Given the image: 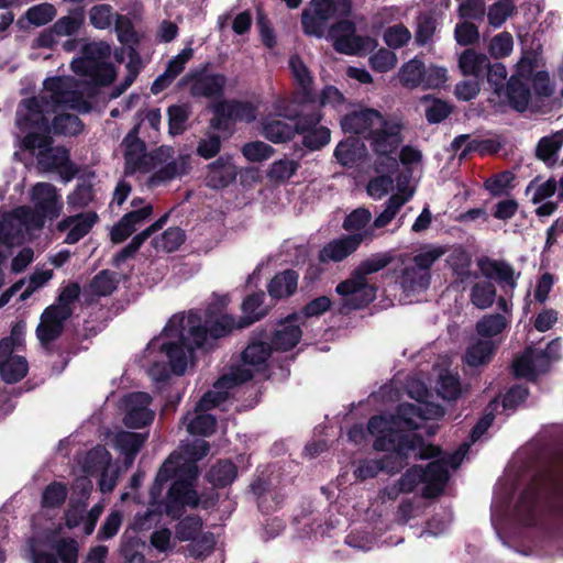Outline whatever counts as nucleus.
<instances>
[{
	"instance_id": "50",
	"label": "nucleus",
	"mask_w": 563,
	"mask_h": 563,
	"mask_svg": "<svg viewBox=\"0 0 563 563\" xmlns=\"http://www.w3.org/2000/svg\"><path fill=\"white\" fill-rule=\"evenodd\" d=\"M203 522L199 516L189 515L183 518L176 526V538L181 541H195L200 534Z\"/></svg>"
},
{
	"instance_id": "16",
	"label": "nucleus",
	"mask_w": 563,
	"mask_h": 563,
	"mask_svg": "<svg viewBox=\"0 0 563 563\" xmlns=\"http://www.w3.org/2000/svg\"><path fill=\"white\" fill-rule=\"evenodd\" d=\"M375 154H394L402 142L401 125L388 122L385 118L367 139Z\"/></svg>"
},
{
	"instance_id": "38",
	"label": "nucleus",
	"mask_w": 563,
	"mask_h": 563,
	"mask_svg": "<svg viewBox=\"0 0 563 563\" xmlns=\"http://www.w3.org/2000/svg\"><path fill=\"white\" fill-rule=\"evenodd\" d=\"M118 287L115 273L110 269H102L90 280L85 295L89 292L97 297H107L113 294Z\"/></svg>"
},
{
	"instance_id": "23",
	"label": "nucleus",
	"mask_w": 563,
	"mask_h": 563,
	"mask_svg": "<svg viewBox=\"0 0 563 563\" xmlns=\"http://www.w3.org/2000/svg\"><path fill=\"white\" fill-rule=\"evenodd\" d=\"M208 168L207 185L213 189L225 188L236 179V167L230 156H219Z\"/></svg>"
},
{
	"instance_id": "11",
	"label": "nucleus",
	"mask_w": 563,
	"mask_h": 563,
	"mask_svg": "<svg viewBox=\"0 0 563 563\" xmlns=\"http://www.w3.org/2000/svg\"><path fill=\"white\" fill-rule=\"evenodd\" d=\"M199 475L195 461L186 460L180 453H172L159 467L152 484V497L156 498L163 493L164 485L170 481H183L194 488V482Z\"/></svg>"
},
{
	"instance_id": "48",
	"label": "nucleus",
	"mask_w": 563,
	"mask_h": 563,
	"mask_svg": "<svg viewBox=\"0 0 563 563\" xmlns=\"http://www.w3.org/2000/svg\"><path fill=\"white\" fill-rule=\"evenodd\" d=\"M507 327V320L500 313L484 316L476 323V332L478 335L489 338L500 334Z\"/></svg>"
},
{
	"instance_id": "24",
	"label": "nucleus",
	"mask_w": 563,
	"mask_h": 563,
	"mask_svg": "<svg viewBox=\"0 0 563 563\" xmlns=\"http://www.w3.org/2000/svg\"><path fill=\"white\" fill-rule=\"evenodd\" d=\"M265 292L260 290L247 295L243 299L241 303L242 316L238 318L244 329L264 319L268 314L269 307L265 306Z\"/></svg>"
},
{
	"instance_id": "6",
	"label": "nucleus",
	"mask_w": 563,
	"mask_h": 563,
	"mask_svg": "<svg viewBox=\"0 0 563 563\" xmlns=\"http://www.w3.org/2000/svg\"><path fill=\"white\" fill-rule=\"evenodd\" d=\"M211 63L201 64L181 77L179 85L187 86L194 99L220 100L224 97L228 78L221 73H210Z\"/></svg>"
},
{
	"instance_id": "41",
	"label": "nucleus",
	"mask_w": 563,
	"mask_h": 563,
	"mask_svg": "<svg viewBox=\"0 0 563 563\" xmlns=\"http://www.w3.org/2000/svg\"><path fill=\"white\" fill-rule=\"evenodd\" d=\"M77 220L69 229L64 242L75 244L86 236L98 221V214L95 211L80 212L76 214Z\"/></svg>"
},
{
	"instance_id": "63",
	"label": "nucleus",
	"mask_w": 563,
	"mask_h": 563,
	"mask_svg": "<svg viewBox=\"0 0 563 563\" xmlns=\"http://www.w3.org/2000/svg\"><path fill=\"white\" fill-rule=\"evenodd\" d=\"M217 428V419L210 413L197 415L187 426V430L194 435H211Z\"/></svg>"
},
{
	"instance_id": "61",
	"label": "nucleus",
	"mask_w": 563,
	"mask_h": 563,
	"mask_svg": "<svg viewBox=\"0 0 563 563\" xmlns=\"http://www.w3.org/2000/svg\"><path fill=\"white\" fill-rule=\"evenodd\" d=\"M274 152L275 150L273 146L262 141L249 142L245 143L242 147L243 156L252 163H258L268 159L274 154Z\"/></svg>"
},
{
	"instance_id": "46",
	"label": "nucleus",
	"mask_w": 563,
	"mask_h": 563,
	"mask_svg": "<svg viewBox=\"0 0 563 563\" xmlns=\"http://www.w3.org/2000/svg\"><path fill=\"white\" fill-rule=\"evenodd\" d=\"M371 219L372 213L369 212V210L361 207L353 210L345 217L342 228L345 231L351 232L352 234L369 230L371 234L366 239L371 240L373 236L372 228H367L368 223L371 222Z\"/></svg>"
},
{
	"instance_id": "49",
	"label": "nucleus",
	"mask_w": 563,
	"mask_h": 563,
	"mask_svg": "<svg viewBox=\"0 0 563 563\" xmlns=\"http://www.w3.org/2000/svg\"><path fill=\"white\" fill-rule=\"evenodd\" d=\"M104 56L106 53L101 47L97 45H88L84 51V57L73 60L71 69L75 74L89 78L96 57Z\"/></svg>"
},
{
	"instance_id": "40",
	"label": "nucleus",
	"mask_w": 563,
	"mask_h": 563,
	"mask_svg": "<svg viewBox=\"0 0 563 563\" xmlns=\"http://www.w3.org/2000/svg\"><path fill=\"white\" fill-rule=\"evenodd\" d=\"M422 103L430 102L426 108L424 115L426 120L430 124H438L443 122L453 112V106L448 101L433 97L432 95H426L421 98Z\"/></svg>"
},
{
	"instance_id": "42",
	"label": "nucleus",
	"mask_w": 563,
	"mask_h": 563,
	"mask_svg": "<svg viewBox=\"0 0 563 563\" xmlns=\"http://www.w3.org/2000/svg\"><path fill=\"white\" fill-rule=\"evenodd\" d=\"M191 115L188 103L172 104L167 108L168 133L172 136L181 135L187 130V121Z\"/></svg>"
},
{
	"instance_id": "44",
	"label": "nucleus",
	"mask_w": 563,
	"mask_h": 563,
	"mask_svg": "<svg viewBox=\"0 0 563 563\" xmlns=\"http://www.w3.org/2000/svg\"><path fill=\"white\" fill-rule=\"evenodd\" d=\"M43 87L49 92V101L56 109L64 107L68 92L73 88L69 79L60 76L46 78Z\"/></svg>"
},
{
	"instance_id": "10",
	"label": "nucleus",
	"mask_w": 563,
	"mask_h": 563,
	"mask_svg": "<svg viewBox=\"0 0 563 563\" xmlns=\"http://www.w3.org/2000/svg\"><path fill=\"white\" fill-rule=\"evenodd\" d=\"M161 497L162 494L153 498L151 487L148 505H157L162 514H165L174 520L183 517L186 507L196 508L200 505V497L197 490L189 488V485L183 481H173L166 493V497L164 499Z\"/></svg>"
},
{
	"instance_id": "7",
	"label": "nucleus",
	"mask_w": 563,
	"mask_h": 563,
	"mask_svg": "<svg viewBox=\"0 0 563 563\" xmlns=\"http://www.w3.org/2000/svg\"><path fill=\"white\" fill-rule=\"evenodd\" d=\"M54 139L49 135L26 134L22 139L23 148L33 152L38 150L37 162L46 169L67 167L69 174L65 177L69 181L75 177L76 168L70 161L69 151L64 146L53 147Z\"/></svg>"
},
{
	"instance_id": "22",
	"label": "nucleus",
	"mask_w": 563,
	"mask_h": 563,
	"mask_svg": "<svg viewBox=\"0 0 563 563\" xmlns=\"http://www.w3.org/2000/svg\"><path fill=\"white\" fill-rule=\"evenodd\" d=\"M299 274L287 268L276 273L267 284V294L274 300L288 299L297 292Z\"/></svg>"
},
{
	"instance_id": "27",
	"label": "nucleus",
	"mask_w": 563,
	"mask_h": 563,
	"mask_svg": "<svg viewBox=\"0 0 563 563\" xmlns=\"http://www.w3.org/2000/svg\"><path fill=\"white\" fill-rule=\"evenodd\" d=\"M488 66L489 58L487 55L474 48L464 49L459 57V68L464 76L482 79Z\"/></svg>"
},
{
	"instance_id": "19",
	"label": "nucleus",
	"mask_w": 563,
	"mask_h": 563,
	"mask_svg": "<svg viewBox=\"0 0 563 563\" xmlns=\"http://www.w3.org/2000/svg\"><path fill=\"white\" fill-rule=\"evenodd\" d=\"M383 121L384 117L378 110L363 109L344 115L341 124L345 132L362 135L367 140L369 132L374 131Z\"/></svg>"
},
{
	"instance_id": "26",
	"label": "nucleus",
	"mask_w": 563,
	"mask_h": 563,
	"mask_svg": "<svg viewBox=\"0 0 563 563\" xmlns=\"http://www.w3.org/2000/svg\"><path fill=\"white\" fill-rule=\"evenodd\" d=\"M262 135L275 144L286 143L296 135V126L292 123L269 115L262 123Z\"/></svg>"
},
{
	"instance_id": "21",
	"label": "nucleus",
	"mask_w": 563,
	"mask_h": 563,
	"mask_svg": "<svg viewBox=\"0 0 563 563\" xmlns=\"http://www.w3.org/2000/svg\"><path fill=\"white\" fill-rule=\"evenodd\" d=\"M190 169V156L181 154L155 170L148 177L147 185L148 187H157L189 174Z\"/></svg>"
},
{
	"instance_id": "17",
	"label": "nucleus",
	"mask_w": 563,
	"mask_h": 563,
	"mask_svg": "<svg viewBox=\"0 0 563 563\" xmlns=\"http://www.w3.org/2000/svg\"><path fill=\"white\" fill-rule=\"evenodd\" d=\"M34 208L46 219L56 220L62 212L63 201L55 186L49 183H37L32 189Z\"/></svg>"
},
{
	"instance_id": "12",
	"label": "nucleus",
	"mask_w": 563,
	"mask_h": 563,
	"mask_svg": "<svg viewBox=\"0 0 563 563\" xmlns=\"http://www.w3.org/2000/svg\"><path fill=\"white\" fill-rule=\"evenodd\" d=\"M48 100L42 97L22 99L16 109L15 124L22 133L35 135H49L51 124L45 115L44 108Z\"/></svg>"
},
{
	"instance_id": "1",
	"label": "nucleus",
	"mask_w": 563,
	"mask_h": 563,
	"mask_svg": "<svg viewBox=\"0 0 563 563\" xmlns=\"http://www.w3.org/2000/svg\"><path fill=\"white\" fill-rule=\"evenodd\" d=\"M553 464L531 478L515 504L514 514L523 527H536L541 509L563 520V450L554 453Z\"/></svg>"
},
{
	"instance_id": "13",
	"label": "nucleus",
	"mask_w": 563,
	"mask_h": 563,
	"mask_svg": "<svg viewBox=\"0 0 563 563\" xmlns=\"http://www.w3.org/2000/svg\"><path fill=\"white\" fill-rule=\"evenodd\" d=\"M551 356L548 350L528 346L522 354L512 362V373L517 378L537 380L538 376L549 372Z\"/></svg>"
},
{
	"instance_id": "34",
	"label": "nucleus",
	"mask_w": 563,
	"mask_h": 563,
	"mask_svg": "<svg viewBox=\"0 0 563 563\" xmlns=\"http://www.w3.org/2000/svg\"><path fill=\"white\" fill-rule=\"evenodd\" d=\"M563 145V133L555 132L550 136H543L539 140L536 148V156L547 166H553L556 163L558 152Z\"/></svg>"
},
{
	"instance_id": "2",
	"label": "nucleus",
	"mask_w": 563,
	"mask_h": 563,
	"mask_svg": "<svg viewBox=\"0 0 563 563\" xmlns=\"http://www.w3.org/2000/svg\"><path fill=\"white\" fill-rule=\"evenodd\" d=\"M214 298L202 314L190 310L185 319L189 339L203 353L214 351L223 340L244 329L238 317L227 312L229 297L214 295Z\"/></svg>"
},
{
	"instance_id": "28",
	"label": "nucleus",
	"mask_w": 563,
	"mask_h": 563,
	"mask_svg": "<svg viewBox=\"0 0 563 563\" xmlns=\"http://www.w3.org/2000/svg\"><path fill=\"white\" fill-rule=\"evenodd\" d=\"M506 97L514 110L523 112L531 100L530 85L517 76H511L507 81Z\"/></svg>"
},
{
	"instance_id": "14",
	"label": "nucleus",
	"mask_w": 563,
	"mask_h": 563,
	"mask_svg": "<svg viewBox=\"0 0 563 563\" xmlns=\"http://www.w3.org/2000/svg\"><path fill=\"white\" fill-rule=\"evenodd\" d=\"M369 230L361 233H353L342 235L327 243L318 253L320 263L328 264L330 262H341L353 254L362 244L363 241L369 236Z\"/></svg>"
},
{
	"instance_id": "37",
	"label": "nucleus",
	"mask_w": 563,
	"mask_h": 563,
	"mask_svg": "<svg viewBox=\"0 0 563 563\" xmlns=\"http://www.w3.org/2000/svg\"><path fill=\"white\" fill-rule=\"evenodd\" d=\"M85 23V10L82 7L75 8L68 15L59 18L53 24V31L60 36L76 35Z\"/></svg>"
},
{
	"instance_id": "15",
	"label": "nucleus",
	"mask_w": 563,
	"mask_h": 563,
	"mask_svg": "<svg viewBox=\"0 0 563 563\" xmlns=\"http://www.w3.org/2000/svg\"><path fill=\"white\" fill-rule=\"evenodd\" d=\"M290 73L297 84L295 99L299 104H314L318 95L313 89V77L311 71L298 55H291L288 60Z\"/></svg>"
},
{
	"instance_id": "52",
	"label": "nucleus",
	"mask_w": 563,
	"mask_h": 563,
	"mask_svg": "<svg viewBox=\"0 0 563 563\" xmlns=\"http://www.w3.org/2000/svg\"><path fill=\"white\" fill-rule=\"evenodd\" d=\"M516 10L517 8L512 0H498L488 9V23L494 27H499Z\"/></svg>"
},
{
	"instance_id": "56",
	"label": "nucleus",
	"mask_w": 563,
	"mask_h": 563,
	"mask_svg": "<svg viewBox=\"0 0 563 563\" xmlns=\"http://www.w3.org/2000/svg\"><path fill=\"white\" fill-rule=\"evenodd\" d=\"M145 438L135 432H121L117 435L115 444L118 449L126 456L134 457L141 450Z\"/></svg>"
},
{
	"instance_id": "36",
	"label": "nucleus",
	"mask_w": 563,
	"mask_h": 563,
	"mask_svg": "<svg viewBox=\"0 0 563 563\" xmlns=\"http://www.w3.org/2000/svg\"><path fill=\"white\" fill-rule=\"evenodd\" d=\"M51 124V133L64 136H77L82 133L85 124L81 119L71 113H59L54 117Z\"/></svg>"
},
{
	"instance_id": "60",
	"label": "nucleus",
	"mask_w": 563,
	"mask_h": 563,
	"mask_svg": "<svg viewBox=\"0 0 563 563\" xmlns=\"http://www.w3.org/2000/svg\"><path fill=\"white\" fill-rule=\"evenodd\" d=\"M334 157L342 166H353L360 159L357 142L354 140L341 141L334 150Z\"/></svg>"
},
{
	"instance_id": "8",
	"label": "nucleus",
	"mask_w": 563,
	"mask_h": 563,
	"mask_svg": "<svg viewBox=\"0 0 563 563\" xmlns=\"http://www.w3.org/2000/svg\"><path fill=\"white\" fill-rule=\"evenodd\" d=\"M212 118L209 126L214 131L231 132L236 121L251 123L256 119V107L244 100L220 99L211 106Z\"/></svg>"
},
{
	"instance_id": "4",
	"label": "nucleus",
	"mask_w": 563,
	"mask_h": 563,
	"mask_svg": "<svg viewBox=\"0 0 563 563\" xmlns=\"http://www.w3.org/2000/svg\"><path fill=\"white\" fill-rule=\"evenodd\" d=\"M163 333L167 338H177V341L163 343L162 351L165 352L173 373L183 375L187 368L188 357L198 350L189 339L185 317L174 314L167 321Z\"/></svg>"
},
{
	"instance_id": "9",
	"label": "nucleus",
	"mask_w": 563,
	"mask_h": 563,
	"mask_svg": "<svg viewBox=\"0 0 563 563\" xmlns=\"http://www.w3.org/2000/svg\"><path fill=\"white\" fill-rule=\"evenodd\" d=\"M377 286L369 284L367 279L362 277L353 269L350 278L340 282L335 291L342 297L338 313L347 314L353 310L367 307L376 299Z\"/></svg>"
},
{
	"instance_id": "30",
	"label": "nucleus",
	"mask_w": 563,
	"mask_h": 563,
	"mask_svg": "<svg viewBox=\"0 0 563 563\" xmlns=\"http://www.w3.org/2000/svg\"><path fill=\"white\" fill-rule=\"evenodd\" d=\"M395 260H398L400 265L405 264V255L399 254L396 256L394 251H387L383 253H376L368 258L363 260L354 271L362 277L367 279L368 275L379 272L380 269L390 265Z\"/></svg>"
},
{
	"instance_id": "45",
	"label": "nucleus",
	"mask_w": 563,
	"mask_h": 563,
	"mask_svg": "<svg viewBox=\"0 0 563 563\" xmlns=\"http://www.w3.org/2000/svg\"><path fill=\"white\" fill-rule=\"evenodd\" d=\"M497 296L495 285L489 280L475 283L471 289V302L478 309H487L493 306Z\"/></svg>"
},
{
	"instance_id": "62",
	"label": "nucleus",
	"mask_w": 563,
	"mask_h": 563,
	"mask_svg": "<svg viewBox=\"0 0 563 563\" xmlns=\"http://www.w3.org/2000/svg\"><path fill=\"white\" fill-rule=\"evenodd\" d=\"M13 214L26 229L40 230L46 221V218L40 211L27 206L19 207Z\"/></svg>"
},
{
	"instance_id": "29",
	"label": "nucleus",
	"mask_w": 563,
	"mask_h": 563,
	"mask_svg": "<svg viewBox=\"0 0 563 563\" xmlns=\"http://www.w3.org/2000/svg\"><path fill=\"white\" fill-rule=\"evenodd\" d=\"M497 351V344L492 340H477L471 343L464 355L470 367H479L489 364Z\"/></svg>"
},
{
	"instance_id": "18",
	"label": "nucleus",
	"mask_w": 563,
	"mask_h": 563,
	"mask_svg": "<svg viewBox=\"0 0 563 563\" xmlns=\"http://www.w3.org/2000/svg\"><path fill=\"white\" fill-rule=\"evenodd\" d=\"M151 396L146 393H133L128 397L129 409L124 417V424L132 429L150 426L154 420V412L148 408Z\"/></svg>"
},
{
	"instance_id": "59",
	"label": "nucleus",
	"mask_w": 563,
	"mask_h": 563,
	"mask_svg": "<svg viewBox=\"0 0 563 563\" xmlns=\"http://www.w3.org/2000/svg\"><path fill=\"white\" fill-rule=\"evenodd\" d=\"M495 271L494 277L501 286L514 289L517 286V279L520 273L516 275L514 267L506 261L499 260L498 262H487Z\"/></svg>"
},
{
	"instance_id": "55",
	"label": "nucleus",
	"mask_w": 563,
	"mask_h": 563,
	"mask_svg": "<svg viewBox=\"0 0 563 563\" xmlns=\"http://www.w3.org/2000/svg\"><path fill=\"white\" fill-rule=\"evenodd\" d=\"M115 31L121 44L129 46V48L131 46L136 48L140 43V38L132 21L128 16L117 14Z\"/></svg>"
},
{
	"instance_id": "53",
	"label": "nucleus",
	"mask_w": 563,
	"mask_h": 563,
	"mask_svg": "<svg viewBox=\"0 0 563 563\" xmlns=\"http://www.w3.org/2000/svg\"><path fill=\"white\" fill-rule=\"evenodd\" d=\"M67 498V487L64 483L53 482L42 493V506L44 508H59Z\"/></svg>"
},
{
	"instance_id": "31",
	"label": "nucleus",
	"mask_w": 563,
	"mask_h": 563,
	"mask_svg": "<svg viewBox=\"0 0 563 563\" xmlns=\"http://www.w3.org/2000/svg\"><path fill=\"white\" fill-rule=\"evenodd\" d=\"M397 282L407 294L420 292L430 286L431 273H423L412 265L406 266L401 269Z\"/></svg>"
},
{
	"instance_id": "51",
	"label": "nucleus",
	"mask_w": 563,
	"mask_h": 563,
	"mask_svg": "<svg viewBox=\"0 0 563 563\" xmlns=\"http://www.w3.org/2000/svg\"><path fill=\"white\" fill-rule=\"evenodd\" d=\"M101 58L96 57L89 78L95 85L106 87L114 81L117 71L111 63L103 62Z\"/></svg>"
},
{
	"instance_id": "32",
	"label": "nucleus",
	"mask_w": 563,
	"mask_h": 563,
	"mask_svg": "<svg viewBox=\"0 0 563 563\" xmlns=\"http://www.w3.org/2000/svg\"><path fill=\"white\" fill-rule=\"evenodd\" d=\"M236 476V465L229 460H222L209 470L206 478L216 488H225L234 482Z\"/></svg>"
},
{
	"instance_id": "57",
	"label": "nucleus",
	"mask_w": 563,
	"mask_h": 563,
	"mask_svg": "<svg viewBox=\"0 0 563 563\" xmlns=\"http://www.w3.org/2000/svg\"><path fill=\"white\" fill-rule=\"evenodd\" d=\"M301 144L310 152L320 151L330 143L331 131L327 126H319L301 134Z\"/></svg>"
},
{
	"instance_id": "43",
	"label": "nucleus",
	"mask_w": 563,
	"mask_h": 563,
	"mask_svg": "<svg viewBox=\"0 0 563 563\" xmlns=\"http://www.w3.org/2000/svg\"><path fill=\"white\" fill-rule=\"evenodd\" d=\"M95 199V189L90 180L78 181L75 189L67 196L69 211L85 209Z\"/></svg>"
},
{
	"instance_id": "54",
	"label": "nucleus",
	"mask_w": 563,
	"mask_h": 563,
	"mask_svg": "<svg viewBox=\"0 0 563 563\" xmlns=\"http://www.w3.org/2000/svg\"><path fill=\"white\" fill-rule=\"evenodd\" d=\"M253 378V372L249 368L238 366L232 368L229 374L222 375L214 383L217 389H231L242 385Z\"/></svg>"
},
{
	"instance_id": "33",
	"label": "nucleus",
	"mask_w": 563,
	"mask_h": 563,
	"mask_svg": "<svg viewBox=\"0 0 563 563\" xmlns=\"http://www.w3.org/2000/svg\"><path fill=\"white\" fill-rule=\"evenodd\" d=\"M448 263L450 264L453 275L460 283H466L471 279H477L478 273L470 269L472 260L470 254L463 249H455L449 256Z\"/></svg>"
},
{
	"instance_id": "39",
	"label": "nucleus",
	"mask_w": 563,
	"mask_h": 563,
	"mask_svg": "<svg viewBox=\"0 0 563 563\" xmlns=\"http://www.w3.org/2000/svg\"><path fill=\"white\" fill-rule=\"evenodd\" d=\"M424 75V63L415 57L401 66L399 70V80L404 87L413 89L422 85Z\"/></svg>"
},
{
	"instance_id": "58",
	"label": "nucleus",
	"mask_w": 563,
	"mask_h": 563,
	"mask_svg": "<svg viewBox=\"0 0 563 563\" xmlns=\"http://www.w3.org/2000/svg\"><path fill=\"white\" fill-rule=\"evenodd\" d=\"M56 13L55 7L45 2L29 8L25 12V18L31 24L42 26L52 22L56 16Z\"/></svg>"
},
{
	"instance_id": "20",
	"label": "nucleus",
	"mask_w": 563,
	"mask_h": 563,
	"mask_svg": "<svg viewBox=\"0 0 563 563\" xmlns=\"http://www.w3.org/2000/svg\"><path fill=\"white\" fill-rule=\"evenodd\" d=\"M297 320V313L289 314L282 323V327L268 335L267 340L273 351L287 352L299 343L302 336V330L298 324H294Z\"/></svg>"
},
{
	"instance_id": "25",
	"label": "nucleus",
	"mask_w": 563,
	"mask_h": 563,
	"mask_svg": "<svg viewBox=\"0 0 563 563\" xmlns=\"http://www.w3.org/2000/svg\"><path fill=\"white\" fill-rule=\"evenodd\" d=\"M267 339L268 334L265 330L254 333L250 343L242 352V360L245 364L261 365L269 358L273 349Z\"/></svg>"
},
{
	"instance_id": "3",
	"label": "nucleus",
	"mask_w": 563,
	"mask_h": 563,
	"mask_svg": "<svg viewBox=\"0 0 563 563\" xmlns=\"http://www.w3.org/2000/svg\"><path fill=\"white\" fill-rule=\"evenodd\" d=\"M367 431L371 435L375 437L373 449L378 452H386V454L380 459L369 460L360 464L354 472L355 476L365 481L376 477L379 472L394 475L404 470L405 454L402 450L406 442H402V439L399 437L391 439L387 431L375 432L371 428V419L367 422Z\"/></svg>"
},
{
	"instance_id": "64",
	"label": "nucleus",
	"mask_w": 563,
	"mask_h": 563,
	"mask_svg": "<svg viewBox=\"0 0 563 563\" xmlns=\"http://www.w3.org/2000/svg\"><path fill=\"white\" fill-rule=\"evenodd\" d=\"M438 394L446 400H455L461 395V383L457 375L446 373L438 382Z\"/></svg>"
},
{
	"instance_id": "5",
	"label": "nucleus",
	"mask_w": 563,
	"mask_h": 563,
	"mask_svg": "<svg viewBox=\"0 0 563 563\" xmlns=\"http://www.w3.org/2000/svg\"><path fill=\"white\" fill-rule=\"evenodd\" d=\"M371 428L375 432L387 431L391 439L399 437L402 439V442H406L405 449L402 450L405 454L404 468L409 464V455L411 452L420 460L438 457L441 454V449L433 444H427L422 435L398 429L393 417L387 418L382 415H375L371 417Z\"/></svg>"
},
{
	"instance_id": "47",
	"label": "nucleus",
	"mask_w": 563,
	"mask_h": 563,
	"mask_svg": "<svg viewBox=\"0 0 563 563\" xmlns=\"http://www.w3.org/2000/svg\"><path fill=\"white\" fill-rule=\"evenodd\" d=\"M299 167L298 161L282 158L271 165L267 177L274 183H285L297 173Z\"/></svg>"
},
{
	"instance_id": "35",
	"label": "nucleus",
	"mask_w": 563,
	"mask_h": 563,
	"mask_svg": "<svg viewBox=\"0 0 563 563\" xmlns=\"http://www.w3.org/2000/svg\"><path fill=\"white\" fill-rule=\"evenodd\" d=\"M29 372V364L24 356L14 355L0 363V377L5 384L21 382Z\"/></svg>"
}]
</instances>
